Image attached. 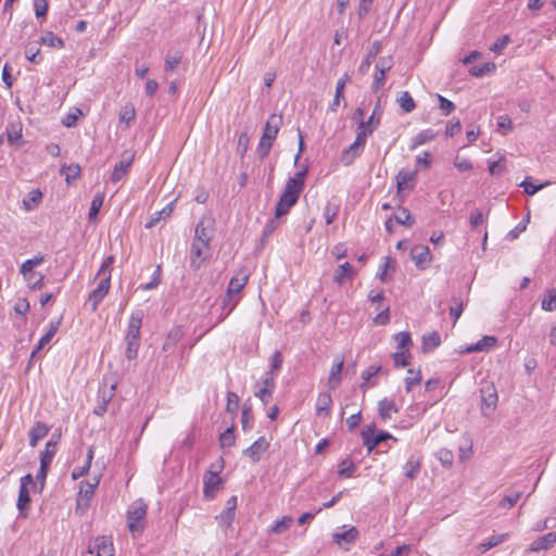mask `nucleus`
I'll return each instance as SVG.
<instances>
[{
    "label": "nucleus",
    "instance_id": "obj_1",
    "mask_svg": "<svg viewBox=\"0 0 556 556\" xmlns=\"http://www.w3.org/2000/svg\"><path fill=\"white\" fill-rule=\"evenodd\" d=\"M113 263L114 256H106L97 273V277H100L101 280L97 288L88 296V303L90 304V309L92 312H96L98 309L99 304L109 293V290L111 288V270Z\"/></svg>",
    "mask_w": 556,
    "mask_h": 556
},
{
    "label": "nucleus",
    "instance_id": "obj_2",
    "mask_svg": "<svg viewBox=\"0 0 556 556\" xmlns=\"http://www.w3.org/2000/svg\"><path fill=\"white\" fill-rule=\"evenodd\" d=\"M282 124V116L278 114H271L263 129V134L257 146V154L260 159H265L276 140V137L279 132L280 126Z\"/></svg>",
    "mask_w": 556,
    "mask_h": 556
},
{
    "label": "nucleus",
    "instance_id": "obj_3",
    "mask_svg": "<svg viewBox=\"0 0 556 556\" xmlns=\"http://www.w3.org/2000/svg\"><path fill=\"white\" fill-rule=\"evenodd\" d=\"M147 504L142 500L132 502L127 509V527L134 538L140 535L146 527Z\"/></svg>",
    "mask_w": 556,
    "mask_h": 556
},
{
    "label": "nucleus",
    "instance_id": "obj_4",
    "mask_svg": "<svg viewBox=\"0 0 556 556\" xmlns=\"http://www.w3.org/2000/svg\"><path fill=\"white\" fill-rule=\"evenodd\" d=\"M211 256V244L192 240L190 248V267L198 270Z\"/></svg>",
    "mask_w": 556,
    "mask_h": 556
},
{
    "label": "nucleus",
    "instance_id": "obj_5",
    "mask_svg": "<svg viewBox=\"0 0 556 556\" xmlns=\"http://www.w3.org/2000/svg\"><path fill=\"white\" fill-rule=\"evenodd\" d=\"M43 262V257H34L26 260L21 266V274H23L25 280L28 281V285L31 289H40L42 287L43 276L39 275L36 277L34 268L40 265Z\"/></svg>",
    "mask_w": 556,
    "mask_h": 556
},
{
    "label": "nucleus",
    "instance_id": "obj_6",
    "mask_svg": "<svg viewBox=\"0 0 556 556\" xmlns=\"http://www.w3.org/2000/svg\"><path fill=\"white\" fill-rule=\"evenodd\" d=\"M362 439L363 444L367 447L369 452H371L376 446H378L381 442L386 440H394L396 439L387 431H380L379 433H375V425H370L365 427L362 430Z\"/></svg>",
    "mask_w": 556,
    "mask_h": 556
},
{
    "label": "nucleus",
    "instance_id": "obj_7",
    "mask_svg": "<svg viewBox=\"0 0 556 556\" xmlns=\"http://www.w3.org/2000/svg\"><path fill=\"white\" fill-rule=\"evenodd\" d=\"M300 194L301 193L298 192L296 190L290 189L289 187L285 186V189L275 208L276 218H280L287 215L290 208L296 204Z\"/></svg>",
    "mask_w": 556,
    "mask_h": 556
},
{
    "label": "nucleus",
    "instance_id": "obj_8",
    "mask_svg": "<svg viewBox=\"0 0 556 556\" xmlns=\"http://www.w3.org/2000/svg\"><path fill=\"white\" fill-rule=\"evenodd\" d=\"M366 141L367 136L364 132L357 131L355 141L342 151L341 161L345 166L351 165L362 154Z\"/></svg>",
    "mask_w": 556,
    "mask_h": 556
},
{
    "label": "nucleus",
    "instance_id": "obj_9",
    "mask_svg": "<svg viewBox=\"0 0 556 556\" xmlns=\"http://www.w3.org/2000/svg\"><path fill=\"white\" fill-rule=\"evenodd\" d=\"M481 413L483 416H490L497 407L498 395L494 384H486L481 388Z\"/></svg>",
    "mask_w": 556,
    "mask_h": 556
},
{
    "label": "nucleus",
    "instance_id": "obj_10",
    "mask_svg": "<svg viewBox=\"0 0 556 556\" xmlns=\"http://www.w3.org/2000/svg\"><path fill=\"white\" fill-rule=\"evenodd\" d=\"M116 383L113 382L110 387L104 384L98 391V402L93 408V414L103 416L108 410V405L115 395Z\"/></svg>",
    "mask_w": 556,
    "mask_h": 556
},
{
    "label": "nucleus",
    "instance_id": "obj_11",
    "mask_svg": "<svg viewBox=\"0 0 556 556\" xmlns=\"http://www.w3.org/2000/svg\"><path fill=\"white\" fill-rule=\"evenodd\" d=\"M381 115L382 112L380 109V103L378 102L369 118L367 121H361L357 131L364 132L367 137L370 136L380 125Z\"/></svg>",
    "mask_w": 556,
    "mask_h": 556
},
{
    "label": "nucleus",
    "instance_id": "obj_12",
    "mask_svg": "<svg viewBox=\"0 0 556 556\" xmlns=\"http://www.w3.org/2000/svg\"><path fill=\"white\" fill-rule=\"evenodd\" d=\"M212 238L213 220L211 218L203 217L195 226L193 240L211 244Z\"/></svg>",
    "mask_w": 556,
    "mask_h": 556
},
{
    "label": "nucleus",
    "instance_id": "obj_13",
    "mask_svg": "<svg viewBox=\"0 0 556 556\" xmlns=\"http://www.w3.org/2000/svg\"><path fill=\"white\" fill-rule=\"evenodd\" d=\"M269 443L264 438H258L251 446L243 451V454L256 463L261 459L262 455L268 450Z\"/></svg>",
    "mask_w": 556,
    "mask_h": 556
},
{
    "label": "nucleus",
    "instance_id": "obj_14",
    "mask_svg": "<svg viewBox=\"0 0 556 556\" xmlns=\"http://www.w3.org/2000/svg\"><path fill=\"white\" fill-rule=\"evenodd\" d=\"M99 484V479L96 478L93 482L83 481L80 483L77 504L78 506L84 504L85 506L89 505V501L94 494V489Z\"/></svg>",
    "mask_w": 556,
    "mask_h": 556
},
{
    "label": "nucleus",
    "instance_id": "obj_15",
    "mask_svg": "<svg viewBox=\"0 0 556 556\" xmlns=\"http://www.w3.org/2000/svg\"><path fill=\"white\" fill-rule=\"evenodd\" d=\"M220 484L222 479L218 477V475L216 472L210 471L208 475L204 477L203 493L205 498H213Z\"/></svg>",
    "mask_w": 556,
    "mask_h": 556
},
{
    "label": "nucleus",
    "instance_id": "obj_16",
    "mask_svg": "<svg viewBox=\"0 0 556 556\" xmlns=\"http://www.w3.org/2000/svg\"><path fill=\"white\" fill-rule=\"evenodd\" d=\"M555 543H556V531L549 532V533L534 540L531 543L529 551L531 553L546 551V549L551 548Z\"/></svg>",
    "mask_w": 556,
    "mask_h": 556
},
{
    "label": "nucleus",
    "instance_id": "obj_17",
    "mask_svg": "<svg viewBox=\"0 0 556 556\" xmlns=\"http://www.w3.org/2000/svg\"><path fill=\"white\" fill-rule=\"evenodd\" d=\"M184 332L180 327H174L172 328L163 343L162 351L164 353L172 354L174 352V349L176 344L182 339Z\"/></svg>",
    "mask_w": 556,
    "mask_h": 556
},
{
    "label": "nucleus",
    "instance_id": "obj_18",
    "mask_svg": "<svg viewBox=\"0 0 556 556\" xmlns=\"http://www.w3.org/2000/svg\"><path fill=\"white\" fill-rule=\"evenodd\" d=\"M342 530V532H336L332 535L333 542L339 545H342V543L352 544L358 538V530L354 526L350 527L349 529L343 526Z\"/></svg>",
    "mask_w": 556,
    "mask_h": 556
},
{
    "label": "nucleus",
    "instance_id": "obj_19",
    "mask_svg": "<svg viewBox=\"0 0 556 556\" xmlns=\"http://www.w3.org/2000/svg\"><path fill=\"white\" fill-rule=\"evenodd\" d=\"M142 319H143V313L141 311L134 312L130 315L125 338H140V329L142 326Z\"/></svg>",
    "mask_w": 556,
    "mask_h": 556
},
{
    "label": "nucleus",
    "instance_id": "obj_20",
    "mask_svg": "<svg viewBox=\"0 0 556 556\" xmlns=\"http://www.w3.org/2000/svg\"><path fill=\"white\" fill-rule=\"evenodd\" d=\"M275 389V378L273 376H269V374H265L263 378V388L260 389L255 396H257L263 404H268L269 397L271 396Z\"/></svg>",
    "mask_w": 556,
    "mask_h": 556
},
{
    "label": "nucleus",
    "instance_id": "obj_21",
    "mask_svg": "<svg viewBox=\"0 0 556 556\" xmlns=\"http://www.w3.org/2000/svg\"><path fill=\"white\" fill-rule=\"evenodd\" d=\"M60 326V321H51L48 331L40 338L38 344L35 346L30 354V358H35L43 346H46L55 336Z\"/></svg>",
    "mask_w": 556,
    "mask_h": 556
},
{
    "label": "nucleus",
    "instance_id": "obj_22",
    "mask_svg": "<svg viewBox=\"0 0 556 556\" xmlns=\"http://www.w3.org/2000/svg\"><path fill=\"white\" fill-rule=\"evenodd\" d=\"M249 276L242 271L233 276L227 288V298L231 299L232 295L238 294L247 285Z\"/></svg>",
    "mask_w": 556,
    "mask_h": 556
},
{
    "label": "nucleus",
    "instance_id": "obj_23",
    "mask_svg": "<svg viewBox=\"0 0 556 556\" xmlns=\"http://www.w3.org/2000/svg\"><path fill=\"white\" fill-rule=\"evenodd\" d=\"M497 339L493 336H483L477 343L468 345L466 353L489 351L496 345Z\"/></svg>",
    "mask_w": 556,
    "mask_h": 556
},
{
    "label": "nucleus",
    "instance_id": "obj_24",
    "mask_svg": "<svg viewBox=\"0 0 556 556\" xmlns=\"http://www.w3.org/2000/svg\"><path fill=\"white\" fill-rule=\"evenodd\" d=\"M343 365V357L338 358L337 362L332 365L327 382L329 389L336 390L340 386Z\"/></svg>",
    "mask_w": 556,
    "mask_h": 556
},
{
    "label": "nucleus",
    "instance_id": "obj_25",
    "mask_svg": "<svg viewBox=\"0 0 556 556\" xmlns=\"http://www.w3.org/2000/svg\"><path fill=\"white\" fill-rule=\"evenodd\" d=\"M332 404V397L331 394L328 392H321L319 393L317 401H316V414L317 416L327 417L330 416V406Z\"/></svg>",
    "mask_w": 556,
    "mask_h": 556
},
{
    "label": "nucleus",
    "instance_id": "obj_26",
    "mask_svg": "<svg viewBox=\"0 0 556 556\" xmlns=\"http://www.w3.org/2000/svg\"><path fill=\"white\" fill-rule=\"evenodd\" d=\"M381 42L380 41H374L367 52L366 58L362 61L358 71L362 74H366L372 63V60L380 53L381 51Z\"/></svg>",
    "mask_w": 556,
    "mask_h": 556
},
{
    "label": "nucleus",
    "instance_id": "obj_27",
    "mask_svg": "<svg viewBox=\"0 0 556 556\" xmlns=\"http://www.w3.org/2000/svg\"><path fill=\"white\" fill-rule=\"evenodd\" d=\"M49 432V427L42 421H36L29 431V445L35 447L38 441L43 439Z\"/></svg>",
    "mask_w": 556,
    "mask_h": 556
},
{
    "label": "nucleus",
    "instance_id": "obj_28",
    "mask_svg": "<svg viewBox=\"0 0 556 556\" xmlns=\"http://www.w3.org/2000/svg\"><path fill=\"white\" fill-rule=\"evenodd\" d=\"M378 412L381 419L388 420L392 417V414L397 413L399 409L393 400L384 397L378 403Z\"/></svg>",
    "mask_w": 556,
    "mask_h": 556
},
{
    "label": "nucleus",
    "instance_id": "obj_29",
    "mask_svg": "<svg viewBox=\"0 0 556 556\" xmlns=\"http://www.w3.org/2000/svg\"><path fill=\"white\" fill-rule=\"evenodd\" d=\"M94 548L97 549L96 556H114L113 543L105 536L96 539Z\"/></svg>",
    "mask_w": 556,
    "mask_h": 556
},
{
    "label": "nucleus",
    "instance_id": "obj_30",
    "mask_svg": "<svg viewBox=\"0 0 556 556\" xmlns=\"http://www.w3.org/2000/svg\"><path fill=\"white\" fill-rule=\"evenodd\" d=\"M435 138V132L432 129H425L418 132L413 139L409 149L415 150L419 146L428 143Z\"/></svg>",
    "mask_w": 556,
    "mask_h": 556
},
{
    "label": "nucleus",
    "instance_id": "obj_31",
    "mask_svg": "<svg viewBox=\"0 0 556 556\" xmlns=\"http://www.w3.org/2000/svg\"><path fill=\"white\" fill-rule=\"evenodd\" d=\"M306 174H307V167H304L302 170H299L298 173H295V175L293 177H290L287 180L286 186L289 187L290 189L296 190L298 192L301 193L304 188Z\"/></svg>",
    "mask_w": 556,
    "mask_h": 556
},
{
    "label": "nucleus",
    "instance_id": "obj_32",
    "mask_svg": "<svg viewBox=\"0 0 556 556\" xmlns=\"http://www.w3.org/2000/svg\"><path fill=\"white\" fill-rule=\"evenodd\" d=\"M131 163L132 159L121 160L118 163H116L111 176V180L113 182L119 181L128 173Z\"/></svg>",
    "mask_w": 556,
    "mask_h": 556
},
{
    "label": "nucleus",
    "instance_id": "obj_33",
    "mask_svg": "<svg viewBox=\"0 0 556 556\" xmlns=\"http://www.w3.org/2000/svg\"><path fill=\"white\" fill-rule=\"evenodd\" d=\"M410 255L418 266L430 261V251L427 245H415Z\"/></svg>",
    "mask_w": 556,
    "mask_h": 556
},
{
    "label": "nucleus",
    "instance_id": "obj_34",
    "mask_svg": "<svg viewBox=\"0 0 556 556\" xmlns=\"http://www.w3.org/2000/svg\"><path fill=\"white\" fill-rule=\"evenodd\" d=\"M56 447H58V441L50 439L46 443L45 450L40 454V463L41 464L45 463L46 465L50 466L52 463V459L56 453Z\"/></svg>",
    "mask_w": 556,
    "mask_h": 556
},
{
    "label": "nucleus",
    "instance_id": "obj_35",
    "mask_svg": "<svg viewBox=\"0 0 556 556\" xmlns=\"http://www.w3.org/2000/svg\"><path fill=\"white\" fill-rule=\"evenodd\" d=\"M293 523V518L291 516H283L279 520H276L268 529L269 533L281 534L289 530V528Z\"/></svg>",
    "mask_w": 556,
    "mask_h": 556
},
{
    "label": "nucleus",
    "instance_id": "obj_36",
    "mask_svg": "<svg viewBox=\"0 0 556 556\" xmlns=\"http://www.w3.org/2000/svg\"><path fill=\"white\" fill-rule=\"evenodd\" d=\"M353 268L349 262H345L338 266L334 274V281L338 285H342L346 279L352 278Z\"/></svg>",
    "mask_w": 556,
    "mask_h": 556
},
{
    "label": "nucleus",
    "instance_id": "obj_37",
    "mask_svg": "<svg viewBox=\"0 0 556 556\" xmlns=\"http://www.w3.org/2000/svg\"><path fill=\"white\" fill-rule=\"evenodd\" d=\"M42 193L39 189L31 190L23 200V204L26 211H31L36 205L40 203Z\"/></svg>",
    "mask_w": 556,
    "mask_h": 556
},
{
    "label": "nucleus",
    "instance_id": "obj_38",
    "mask_svg": "<svg viewBox=\"0 0 556 556\" xmlns=\"http://www.w3.org/2000/svg\"><path fill=\"white\" fill-rule=\"evenodd\" d=\"M541 307L545 312L556 311V288H552L546 291V295L541 302Z\"/></svg>",
    "mask_w": 556,
    "mask_h": 556
},
{
    "label": "nucleus",
    "instance_id": "obj_39",
    "mask_svg": "<svg viewBox=\"0 0 556 556\" xmlns=\"http://www.w3.org/2000/svg\"><path fill=\"white\" fill-rule=\"evenodd\" d=\"M125 341H126L125 356L128 361H132L138 355V350L140 346V338H125Z\"/></svg>",
    "mask_w": 556,
    "mask_h": 556
},
{
    "label": "nucleus",
    "instance_id": "obj_40",
    "mask_svg": "<svg viewBox=\"0 0 556 556\" xmlns=\"http://www.w3.org/2000/svg\"><path fill=\"white\" fill-rule=\"evenodd\" d=\"M441 344V338L438 332H431L422 337V350L429 352Z\"/></svg>",
    "mask_w": 556,
    "mask_h": 556
},
{
    "label": "nucleus",
    "instance_id": "obj_41",
    "mask_svg": "<svg viewBox=\"0 0 556 556\" xmlns=\"http://www.w3.org/2000/svg\"><path fill=\"white\" fill-rule=\"evenodd\" d=\"M103 201H104V193L103 192H98L92 201H91V205H90V208H89V213H88V218L89 220H94L99 214V211L100 208L102 207L103 205Z\"/></svg>",
    "mask_w": 556,
    "mask_h": 556
},
{
    "label": "nucleus",
    "instance_id": "obj_42",
    "mask_svg": "<svg viewBox=\"0 0 556 556\" xmlns=\"http://www.w3.org/2000/svg\"><path fill=\"white\" fill-rule=\"evenodd\" d=\"M173 212V203L167 204L163 210L155 212L150 220L146 224V228L154 227L161 219L168 217Z\"/></svg>",
    "mask_w": 556,
    "mask_h": 556
},
{
    "label": "nucleus",
    "instance_id": "obj_43",
    "mask_svg": "<svg viewBox=\"0 0 556 556\" xmlns=\"http://www.w3.org/2000/svg\"><path fill=\"white\" fill-rule=\"evenodd\" d=\"M396 101L405 113H410L416 108L415 101L408 91L401 92Z\"/></svg>",
    "mask_w": 556,
    "mask_h": 556
},
{
    "label": "nucleus",
    "instance_id": "obj_44",
    "mask_svg": "<svg viewBox=\"0 0 556 556\" xmlns=\"http://www.w3.org/2000/svg\"><path fill=\"white\" fill-rule=\"evenodd\" d=\"M80 166L78 164H64L60 174L65 176L66 182L70 185L72 179L77 178L80 175Z\"/></svg>",
    "mask_w": 556,
    "mask_h": 556
},
{
    "label": "nucleus",
    "instance_id": "obj_45",
    "mask_svg": "<svg viewBox=\"0 0 556 556\" xmlns=\"http://www.w3.org/2000/svg\"><path fill=\"white\" fill-rule=\"evenodd\" d=\"M118 118L121 123H125L126 126H129V124L136 118L135 106L130 103L124 105L119 111Z\"/></svg>",
    "mask_w": 556,
    "mask_h": 556
},
{
    "label": "nucleus",
    "instance_id": "obj_46",
    "mask_svg": "<svg viewBox=\"0 0 556 556\" xmlns=\"http://www.w3.org/2000/svg\"><path fill=\"white\" fill-rule=\"evenodd\" d=\"M521 495H522V492H520V491H515V492H511V493L505 495L498 502V507H501L503 509H509V508L514 507L516 505V503L519 501V498L521 497Z\"/></svg>",
    "mask_w": 556,
    "mask_h": 556
},
{
    "label": "nucleus",
    "instance_id": "obj_47",
    "mask_svg": "<svg viewBox=\"0 0 556 556\" xmlns=\"http://www.w3.org/2000/svg\"><path fill=\"white\" fill-rule=\"evenodd\" d=\"M236 513L231 511L230 509H224L217 517L216 520L218 521V525L227 531L235 519Z\"/></svg>",
    "mask_w": 556,
    "mask_h": 556
},
{
    "label": "nucleus",
    "instance_id": "obj_48",
    "mask_svg": "<svg viewBox=\"0 0 556 556\" xmlns=\"http://www.w3.org/2000/svg\"><path fill=\"white\" fill-rule=\"evenodd\" d=\"M40 41L42 45H46L51 48H63L64 41L62 38L58 37L51 31L46 33L41 38Z\"/></svg>",
    "mask_w": 556,
    "mask_h": 556
},
{
    "label": "nucleus",
    "instance_id": "obj_49",
    "mask_svg": "<svg viewBox=\"0 0 556 556\" xmlns=\"http://www.w3.org/2000/svg\"><path fill=\"white\" fill-rule=\"evenodd\" d=\"M394 220L404 226L410 227L414 224L410 212L405 207H399L394 215Z\"/></svg>",
    "mask_w": 556,
    "mask_h": 556
},
{
    "label": "nucleus",
    "instance_id": "obj_50",
    "mask_svg": "<svg viewBox=\"0 0 556 556\" xmlns=\"http://www.w3.org/2000/svg\"><path fill=\"white\" fill-rule=\"evenodd\" d=\"M219 442L222 447H230L236 442L235 427L231 425L219 435Z\"/></svg>",
    "mask_w": 556,
    "mask_h": 556
},
{
    "label": "nucleus",
    "instance_id": "obj_51",
    "mask_svg": "<svg viewBox=\"0 0 556 556\" xmlns=\"http://www.w3.org/2000/svg\"><path fill=\"white\" fill-rule=\"evenodd\" d=\"M496 68V65L492 62H486L479 66H473L469 70V73L475 77H482L489 73L494 72Z\"/></svg>",
    "mask_w": 556,
    "mask_h": 556
},
{
    "label": "nucleus",
    "instance_id": "obj_52",
    "mask_svg": "<svg viewBox=\"0 0 556 556\" xmlns=\"http://www.w3.org/2000/svg\"><path fill=\"white\" fill-rule=\"evenodd\" d=\"M408 376L405 378V390L406 392H410L413 388L421 382V372L420 370L414 371L413 369H408Z\"/></svg>",
    "mask_w": 556,
    "mask_h": 556
},
{
    "label": "nucleus",
    "instance_id": "obj_53",
    "mask_svg": "<svg viewBox=\"0 0 556 556\" xmlns=\"http://www.w3.org/2000/svg\"><path fill=\"white\" fill-rule=\"evenodd\" d=\"M506 538H507V534H493L492 536H490L488 539V541L480 544V549L482 552H486V551L497 546L502 542H504L506 540Z\"/></svg>",
    "mask_w": 556,
    "mask_h": 556
},
{
    "label": "nucleus",
    "instance_id": "obj_54",
    "mask_svg": "<svg viewBox=\"0 0 556 556\" xmlns=\"http://www.w3.org/2000/svg\"><path fill=\"white\" fill-rule=\"evenodd\" d=\"M405 476L409 479H415L420 469V462L412 456L405 465Z\"/></svg>",
    "mask_w": 556,
    "mask_h": 556
},
{
    "label": "nucleus",
    "instance_id": "obj_55",
    "mask_svg": "<svg viewBox=\"0 0 556 556\" xmlns=\"http://www.w3.org/2000/svg\"><path fill=\"white\" fill-rule=\"evenodd\" d=\"M437 458L440 460V463L446 467V468H450L452 467L453 465V462H454V455H453V452L447 450V448H440L438 452H437Z\"/></svg>",
    "mask_w": 556,
    "mask_h": 556
},
{
    "label": "nucleus",
    "instance_id": "obj_56",
    "mask_svg": "<svg viewBox=\"0 0 556 556\" xmlns=\"http://www.w3.org/2000/svg\"><path fill=\"white\" fill-rule=\"evenodd\" d=\"M239 396L235 392H228L227 393V405L226 410L227 413L231 414L232 417L236 416L238 409H239Z\"/></svg>",
    "mask_w": 556,
    "mask_h": 556
},
{
    "label": "nucleus",
    "instance_id": "obj_57",
    "mask_svg": "<svg viewBox=\"0 0 556 556\" xmlns=\"http://www.w3.org/2000/svg\"><path fill=\"white\" fill-rule=\"evenodd\" d=\"M414 178V174L408 172V170H405V169H401L397 175H396V187H397V192H401L406 184L410 180H413Z\"/></svg>",
    "mask_w": 556,
    "mask_h": 556
},
{
    "label": "nucleus",
    "instance_id": "obj_58",
    "mask_svg": "<svg viewBox=\"0 0 556 556\" xmlns=\"http://www.w3.org/2000/svg\"><path fill=\"white\" fill-rule=\"evenodd\" d=\"M180 61H181V53L180 52H176L173 55L172 54H167L166 58H165V63H164V71L165 72H173L178 66Z\"/></svg>",
    "mask_w": 556,
    "mask_h": 556
},
{
    "label": "nucleus",
    "instance_id": "obj_59",
    "mask_svg": "<svg viewBox=\"0 0 556 556\" xmlns=\"http://www.w3.org/2000/svg\"><path fill=\"white\" fill-rule=\"evenodd\" d=\"M30 502V496L28 489L25 485H20L18 498H17V508L20 511H23Z\"/></svg>",
    "mask_w": 556,
    "mask_h": 556
},
{
    "label": "nucleus",
    "instance_id": "obj_60",
    "mask_svg": "<svg viewBox=\"0 0 556 556\" xmlns=\"http://www.w3.org/2000/svg\"><path fill=\"white\" fill-rule=\"evenodd\" d=\"M283 363L282 354L279 351H275L270 357V370L267 372L269 376L275 378V372L278 371Z\"/></svg>",
    "mask_w": 556,
    "mask_h": 556
},
{
    "label": "nucleus",
    "instance_id": "obj_61",
    "mask_svg": "<svg viewBox=\"0 0 556 556\" xmlns=\"http://www.w3.org/2000/svg\"><path fill=\"white\" fill-rule=\"evenodd\" d=\"M241 424L243 431H248L253 427V414L251 407L244 406L241 414Z\"/></svg>",
    "mask_w": 556,
    "mask_h": 556
},
{
    "label": "nucleus",
    "instance_id": "obj_62",
    "mask_svg": "<svg viewBox=\"0 0 556 556\" xmlns=\"http://www.w3.org/2000/svg\"><path fill=\"white\" fill-rule=\"evenodd\" d=\"M339 212V207L336 204L327 203L324 208V217L327 225H330L334 222Z\"/></svg>",
    "mask_w": 556,
    "mask_h": 556
},
{
    "label": "nucleus",
    "instance_id": "obj_63",
    "mask_svg": "<svg viewBox=\"0 0 556 556\" xmlns=\"http://www.w3.org/2000/svg\"><path fill=\"white\" fill-rule=\"evenodd\" d=\"M464 309V303L459 299H453V305L450 306V316L453 318V324L457 321Z\"/></svg>",
    "mask_w": 556,
    "mask_h": 556
},
{
    "label": "nucleus",
    "instance_id": "obj_64",
    "mask_svg": "<svg viewBox=\"0 0 556 556\" xmlns=\"http://www.w3.org/2000/svg\"><path fill=\"white\" fill-rule=\"evenodd\" d=\"M354 469H355L354 463L352 460H350V459H344L340 464V468L338 470V473H339L340 477L349 478V477L352 476Z\"/></svg>",
    "mask_w": 556,
    "mask_h": 556
}]
</instances>
